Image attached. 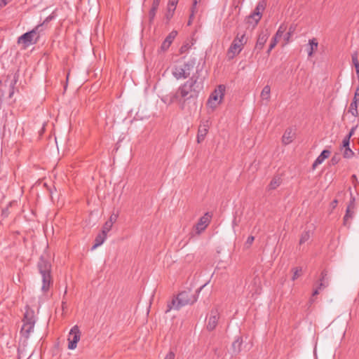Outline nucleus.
Instances as JSON below:
<instances>
[{
	"instance_id": "1",
	"label": "nucleus",
	"mask_w": 359,
	"mask_h": 359,
	"mask_svg": "<svg viewBox=\"0 0 359 359\" xmlns=\"http://www.w3.org/2000/svg\"><path fill=\"white\" fill-rule=\"evenodd\" d=\"M197 73L198 71L182 84L175 93L166 95L162 100L169 104L177 102L182 109H184L187 102L196 100L203 89V80L199 78Z\"/></svg>"
},
{
	"instance_id": "45",
	"label": "nucleus",
	"mask_w": 359,
	"mask_h": 359,
	"mask_svg": "<svg viewBox=\"0 0 359 359\" xmlns=\"http://www.w3.org/2000/svg\"><path fill=\"white\" fill-rule=\"evenodd\" d=\"M179 0H169L168 6L176 8Z\"/></svg>"
},
{
	"instance_id": "27",
	"label": "nucleus",
	"mask_w": 359,
	"mask_h": 359,
	"mask_svg": "<svg viewBox=\"0 0 359 359\" xmlns=\"http://www.w3.org/2000/svg\"><path fill=\"white\" fill-rule=\"evenodd\" d=\"M266 6V1L265 0H260L257 3L254 12H255V13L262 15V12L265 9Z\"/></svg>"
},
{
	"instance_id": "46",
	"label": "nucleus",
	"mask_w": 359,
	"mask_h": 359,
	"mask_svg": "<svg viewBox=\"0 0 359 359\" xmlns=\"http://www.w3.org/2000/svg\"><path fill=\"white\" fill-rule=\"evenodd\" d=\"M175 353L172 351H169L164 359H175Z\"/></svg>"
},
{
	"instance_id": "22",
	"label": "nucleus",
	"mask_w": 359,
	"mask_h": 359,
	"mask_svg": "<svg viewBox=\"0 0 359 359\" xmlns=\"http://www.w3.org/2000/svg\"><path fill=\"white\" fill-rule=\"evenodd\" d=\"M294 133L291 129L287 130L283 135L282 141L285 144H288L293 140Z\"/></svg>"
},
{
	"instance_id": "12",
	"label": "nucleus",
	"mask_w": 359,
	"mask_h": 359,
	"mask_svg": "<svg viewBox=\"0 0 359 359\" xmlns=\"http://www.w3.org/2000/svg\"><path fill=\"white\" fill-rule=\"evenodd\" d=\"M38 268L41 274L50 273L51 271L50 263L43 257H41L38 262Z\"/></svg>"
},
{
	"instance_id": "7",
	"label": "nucleus",
	"mask_w": 359,
	"mask_h": 359,
	"mask_svg": "<svg viewBox=\"0 0 359 359\" xmlns=\"http://www.w3.org/2000/svg\"><path fill=\"white\" fill-rule=\"evenodd\" d=\"M81 338V332L77 325H74L72 327L68 335V348L74 350L77 346V343L79 341Z\"/></svg>"
},
{
	"instance_id": "53",
	"label": "nucleus",
	"mask_w": 359,
	"mask_h": 359,
	"mask_svg": "<svg viewBox=\"0 0 359 359\" xmlns=\"http://www.w3.org/2000/svg\"><path fill=\"white\" fill-rule=\"evenodd\" d=\"M354 66H355L357 74H359V63L355 64Z\"/></svg>"
},
{
	"instance_id": "55",
	"label": "nucleus",
	"mask_w": 359,
	"mask_h": 359,
	"mask_svg": "<svg viewBox=\"0 0 359 359\" xmlns=\"http://www.w3.org/2000/svg\"><path fill=\"white\" fill-rule=\"evenodd\" d=\"M201 0H194V6H196L198 2H199Z\"/></svg>"
},
{
	"instance_id": "18",
	"label": "nucleus",
	"mask_w": 359,
	"mask_h": 359,
	"mask_svg": "<svg viewBox=\"0 0 359 359\" xmlns=\"http://www.w3.org/2000/svg\"><path fill=\"white\" fill-rule=\"evenodd\" d=\"M247 290L252 293V295L254 294H257L260 292V280L259 278H255L253 280V283L252 285H249L247 287Z\"/></svg>"
},
{
	"instance_id": "13",
	"label": "nucleus",
	"mask_w": 359,
	"mask_h": 359,
	"mask_svg": "<svg viewBox=\"0 0 359 359\" xmlns=\"http://www.w3.org/2000/svg\"><path fill=\"white\" fill-rule=\"evenodd\" d=\"M219 319V314L217 311H212L210 316L208 319V323H207V329L208 330H214L218 322Z\"/></svg>"
},
{
	"instance_id": "10",
	"label": "nucleus",
	"mask_w": 359,
	"mask_h": 359,
	"mask_svg": "<svg viewBox=\"0 0 359 359\" xmlns=\"http://www.w3.org/2000/svg\"><path fill=\"white\" fill-rule=\"evenodd\" d=\"M210 217L208 213L205 214L201 217L196 226V231L198 233H201L207 227L210 222Z\"/></svg>"
},
{
	"instance_id": "58",
	"label": "nucleus",
	"mask_w": 359,
	"mask_h": 359,
	"mask_svg": "<svg viewBox=\"0 0 359 359\" xmlns=\"http://www.w3.org/2000/svg\"><path fill=\"white\" fill-rule=\"evenodd\" d=\"M310 302L312 303L313 302V299H311Z\"/></svg>"
},
{
	"instance_id": "23",
	"label": "nucleus",
	"mask_w": 359,
	"mask_h": 359,
	"mask_svg": "<svg viewBox=\"0 0 359 359\" xmlns=\"http://www.w3.org/2000/svg\"><path fill=\"white\" fill-rule=\"evenodd\" d=\"M262 18V15H259L255 12L251 13L248 18V22L250 24H252L253 25H256L260 19Z\"/></svg>"
},
{
	"instance_id": "15",
	"label": "nucleus",
	"mask_w": 359,
	"mask_h": 359,
	"mask_svg": "<svg viewBox=\"0 0 359 359\" xmlns=\"http://www.w3.org/2000/svg\"><path fill=\"white\" fill-rule=\"evenodd\" d=\"M330 155V151L329 150L325 149L321 154L317 157L315 161L313 163V169H316L319 165H320L326 158H327Z\"/></svg>"
},
{
	"instance_id": "51",
	"label": "nucleus",
	"mask_w": 359,
	"mask_h": 359,
	"mask_svg": "<svg viewBox=\"0 0 359 359\" xmlns=\"http://www.w3.org/2000/svg\"><path fill=\"white\" fill-rule=\"evenodd\" d=\"M354 130H355V128H353L351 130V131L349 132L348 135H346V137H348L351 138V136L353 135V133H354Z\"/></svg>"
},
{
	"instance_id": "38",
	"label": "nucleus",
	"mask_w": 359,
	"mask_h": 359,
	"mask_svg": "<svg viewBox=\"0 0 359 359\" xmlns=\"http://www.w3.org/2000/svg\"><path fill=\"white\" fill-rule=\"evenodd\" d=\"M55 18V15L54 14V13H53L52 14H50L49 16H48L44 20L43 22L41 23L42 25H44V27H47V24L51 21L52 20H53L54 18Z\"/></svg>"
},
{
	"instance_id": "40",
	"label": "nucleus",
	"mask_w": 359,
	"mask_h": 359,
	"mask_svg": "<svg viewBox=\"0 0 359 359\" xmlns=\"http://www.w3.org/2000/svg\"><path fill=\"white\" fill-rule=\"evenodd\" d=\"M350 138L348 137H345L342 141V146L344 148L349 147Z\"/></svg>"
},
{
	"instance_id": "21",
	"label": "nucleus",
	"mask_w": 359,
	"mask_h": 359,
	"mask_svg": "<svg viewBox=\"0 0 359 359\" xmlns=\"http://www.w3.org/2000/svg\"><path fill=\"white\" fill-rule=\"evenodd\" d=\"M107 236L103 233H100L95 239V244L92 247V250L96 249L97 247L100 246L105 241Z\"/></svg>"
},
{
	"instance_id": "30",
	"label": "nucleus",
	"mask_w": 359,
	"mask_h": 359,
	"mask_svg": "<svg viewBox=\"0 0 359 359\" xmlns=\"http://www.w3.org/2000/svg\"><path fill=\"white\" fill-rule=\"evenodd\" d=\"M175 7H170V6H168V11L165 13V19L167 20V22H168L170 19L172 18L173 15H174V13H175Z\"/></svg>"
},
{
	"instance_id": "42",
	"label": "nucleus",
	"mask_w": 359,
	"mask_h": 359,
	"mask_svg": "<svg viewBox=\"0 0 359 359\" xmlns=\"http://www.w3.org/2000/svg\"><path fill=\"white\" fill-rule=\"evenodd\" d=\"M190 48V45L189 43L184 44L180 48V52L181 53H185L187 50H188Z\"/></svg>"
},
{
	"instance_id": "17",
	"label": "nucleus",
	"mask_w": 359,
	"mask_h": 359,
	"mask_svg": "<svg viewBox=\"0 0 359 359\" xmlns=\"http://www.w3.org/2000/svg\"><path fill=\"white\" fill-rule=\"evenodd\" d=\"M355 208V198L351 194V201L346 208V212L344 216V220L347 221L349 218H351L353 215V210Z\"/></svg>"
},
{
	"instance_id": "16",
	"label": "nucleus",
	"mask_w": 359,
	"mask_h": 359,
	"mask_svg": "<svg viewBox=\"0 0 359 359\" xmlns=\"http://www.w3.org/2000/svg\"><path fill=\"white\" fill-rule=\"evenodd\" d=\"M42 277V287L41 290L43 292L48 290L50 284L52 283V277L50 273L41 274Z\"/></svg>"
},
{
	"instance_id": "19",
	"label": "nucleus",
	"mask_w": 359,
	"mask_h": 359,
	"mask_svg": "<svg viewBox=\"0 0 359 359\" xmlns=\"http://www.w3.org/2000/svg\"><path fill=\"white\" fill-rule=\"evenodd\" d=\"M261 99L264 104H268L271 97V88L269 86H266L264 87L261 92Z\"/></svg>"
},
{
	"instance_id": "28",
	"label": "nucleus",
	"mask_w": 359,
	"mask_h": 359,
	"mask_svg": "<svg viewBox=\"0 0 359 359\" xmlns=\"http://www.w3.org/2000/svg\"><path fill=\"white\" fill-rule=\"evenodd\" d=\"M311 236V232L310 231H304L300 238L299 240V245H302L306 241H308Z\"/></svg>"
},
{
	"instance_id": "14",
	"label": "nucleus",
	"mask_w": 359,
	"mask_h": 359,
	"mask_svg": "<svg viewBox=\"0 0 359 359\" xmlns=\"http://www.w3.org/2000/svg\"><path fill=\"white\" fill-rule=\"evenodd\" d=\"M161 1V0H153L151 8H150V10L149 11V15H148L149 24L153 23V22L155 19L156 14L157 10L158 8Z\"/></svg>"
},
{
	"instance_id": "6",
	"label": "nucleus",
	"mask_w": 359,
	"mask_h": 359,
	"mask_svg": "<svg viewBox=\"0 0 359 359\" xmlns=\"http://www.w3.org/2000/svg\"><path fill=\"white\" fill-rule=\"evenodd\" d=\"M247 41L248 39L244 33H238L229 48V54H232V57L239 54L243 50L244 45L247 43Z\"/></svg>"
},
{
	"instance_id": "5",
	"label": "nucleus",
	"mask_w": 359,
	"mask_h": 359,
	"mask_svg": "<svg viewBox=\"0 0 359 359\" xmlns=\"http://www.w3.org/2000/svg\"><path fill=\"white\" fill-rule=\"evenodd\" d=\"M226 88L224 85H219L210 94L208 101L207 106L212 110L215 109L222 102Z\"/></svg>"
},
{
	"instance_id": "24",
	"label": "nucleus",
	"mask_w": 359,
	"mask_h": 359,
	"mask_svg": "<svg viewBox=\"0 0 359 359\" xmlns=\"http://www.w3.org/2000/svg\"><path fill=\"white\" fill-rule=\"evenodd\" d=\"M46 27H44V25H42L41 23L36 26L33 29H32V32H34L35 36H36L37 39L39 40L40 36L44 33V31L46 30Z\"/></svg>"
},
{
	"instance_id": "29",
	"label": "nucleus",
	"mask_w": 359,
	"mask_h": 359,
	"mask_svg": "<svg viewBox=\"0 0 359 359\" xmlns=\"http://www.w3.org/2000/svg\"><path fill=\"white\" fill-rule=\"evenodd\" d=\"M280 184V178L279 177H275L273 178L269 185V189H276L279 185Z\"/></svg>"
},
{
	"instance_id": "26",
	"label": "nucleus",
	"mask_w": 359,
	"mask_h": 359,
	"mask_svg": "<svg viewBox=\"0 0 359 359\" xmlns=\"http://www.w3.org/2000/svg\"><path fill=\"white\" fill-rule=\"evenodd\" d=\"M309 45L310 46V49L308 51V55L311 57L313 55L314 50L317 49L318 43L316 39H312L309 41Z\"/></svg>"
},
{
	"instance_id": "25",
	"label": "nucleus",
	"mask_w": 359,
	"mask_h": 359,
	"mask_svg": "<svg viewBox=\"0 0 359 359\" xmlns=\"http://www.w3.org/2000/svg\"><path fill=\"white\" fill-rule=\"evenodd\" d=\"M328 286V278H327V272L326 271H323L321 273V278L320 283L318 287L320 290L325 288Z\"/></svg>"
},
{
	"instance_id": "49",
	"label": "nucleus",
	"mask_w": 359,
	"mask_h": 359,
	"mask_svg": "<svg viewBox=\"0 0 359 359\" xmlns=\"http://www.w3.org/2000/svg\"><path fill=\"white\" fill-rule=\"evenodd\" d=\"M339 158L336 156H333L331 159V162L333 165L337 164L339 162Z\"/></svg>"
},
{
	"instance_id": "34",
	"label": "nucleus",
	"mask_w": 359,
	"mask_h": 359,
	"mask_svg": "<svg viewBox=\"0 0 359 359\" xmlns=\"http://www.w3.org/2000/svg\"><path fill=\"white\" fill-rule=\"evenodd\" d=\"M177 35V32L173 30L166 36V38L165 39L166 41H168V42H170V43H172Z\"/></svg>"
},
{
	"instance_id": "54",
	"label": "nucleus",
	"mask_w": 359,
	"mask_h": 359,
	"mask_svg": "<svg viewBox=\"0 0 359 359\" xmlns=\"http://www.w3.org/2000/svg\"><path fill=\"white\" fill-rule=\"evenodd\" d=\"M236 225H237V223H236V218H234L233 222H232V226H233V227H234Z\"/></svg>"
},
{
	"instance_id": "32",
	"label": "nucleus",
	"mask_w": 359,
	"mask_h": 359,
	"mask_svg": "<svg viewBox=\"0 0 359 359\" xmlns=\"http://www.w3.org/2000/svg\"><path fill=\"white\" fill-rule=\"evenodd\" d=\"M112 226L111 222L107 221L102 227V233L107 236V233L111 229Z\"/></svg>"
},
{
	"instance_id": "11",
	"label": "nucleus",
	"mask_w": 359,
	"mask_h": 359,
	"mask_svg": "<svg viewBox=\"0 0 359 359\" xmlns=\"http://www.w3.org/2000/svg\"><path fill=\"white\" fill-rule=\"evenodd\" d=\"M269 36V32H268V30L266 29L264 31H262L258 36V39H257V41L256 43V46H255V48L262 50L263 48L264 44L266 43Z\"/></svg>"
},
{
	"instance_id": "4",
	"label": "nucleus",
	"mask_w": 359,
	"mask_h": 359,
	"mask_svg": "<svg viewBox=\"0 0 359 359\" xmlns=\"http://www.w3.org/2000/svg\"><path fill=\"white\" fill-rule=\"evenodd\" d=\"M22 321L23 325L20 330V334L25 339H28L30 334L34 332L36 323L34 311L28 306L25 307V312Z\"/></svg>"
},
{
	"instance_id": "43",
	"label": "nucleus",
	"mask_w": 359,
	"mask_h": 359,
	"mask_svg": "<svg viewBox=\"0 0 359 359\" xmlns=\"http://www.w3.org/2000/svg\"><path fill=\"white\" fill-rule=\"evenodd\" d=\"M254 240H255L254 236H249L245 242V245L247 247H249L253 243Z\"/></svg>"
},
{
	"instance_id": "56",
	"label": "nucleus",
	"mask_w": 359,
	"mask_h": 359,
	"mask_svg": "<svg viewBox=\"0 0 359 359\" xmlns=\"http://www.w3.org/2000/svg\"><path fill=\"white\" fill-rule=\"evenodd\" d=\"M207 285V283L204 284L203 285H202L200 288H199V291H201L205 285Z\"/></svg>"
},
{
	"instance_id": "39",
	"label": "nucleus",
	"mask_w": 359,
	"mask_h": 359,
	"mask_svg": "<svg viewBox=\"0 0 359 359\" xmlns=\"http://www.w3.org/2000/svg\"><path fill=\"white\" fill-rule=\"evenodd\" d=\"M278 39L276 37H273L269 47L268 53H269L271 50L276 46Z\"/></svg>"
},
{
	"instance_id": "35",
	"label": "nucleus",
	"mask_w": 359,
	"mask_h": 359,
	"mask_svg": "<svg viewBox=\"0 0 359 359\" xmlns=\"http://www.w3.org/2000/svg\"><path fill=\"white\" fill-rule=\"evenodd\" d=\"M354 153L353 151L350 149V147L345 148V151L344 152V158H351L353 156Z\"/></svg>"
},
{
	"instance_id": "48",
	"label": "nucleus",
	"mask_w": 359,
	"mask_h": 359,
	"mask_svg": "<svg viewBox=\"0 0 359 359\" xmlns=\"http://www.w3.org/2000/svg\"><path fill=\"white\" fill-rule=\"evenodd\" d=\"M352 62L353 63V65H355V64L357 63H359L358 62V55H357V53H354L352 55Z\"/></svg>"
},
{
	"instance_id": "9",
	"label": "nucleus",
	"mask_w": 359,
	"mask_h": 359,
	"mask_svg": "<svg viewBox=\"0 0 359 359\" xmlns=\"http://www.w3.org/2000/svg\"><path fill=\"white\" fill-rule=\"evenodd\" d=\"M210 123L209 121L206 120L202 121L199 126L197 134V142L201 143L205 139L209 129Z\"/></svg>"
},
{
	"instance_id": "47",
	"label": "nucleus",
	"mask_w": 359,
	"mask_h": 359,
	"mask_svg": "<svg viewBox=\"0 0 359 359\" xmlns=\"http://www.w3.org/2000/svg\"><path fill=\"white\" fill-rule=\"evenodd\" d=\"M294 28H292V27H290V29H289V32H288L287 33V34H286L285 40H287V41H288V40H289V39H290V36H291L292 33L294 32Z\"/></svg>"
},
{
	"instance_id": "2",
	"label": "nucleus",
	"mask_w": 359,
	"mask_h": 359,
	"mask_svg": "<svg viewBox=\"0 0 359 359\" xmlns=\"http://www.w3.org/2000/svg\"><path fill=\"white\" fill-rule=\"evenodd\" d=\"M196 63L195 58L189 59L187 61L179 60L176 61L171 68L172 75L177 79H186L193 72Z\"/></svg>"
},
{
	"instance_id": "8",
	"label": "nucleus",
	"mask_w": 359,
	"mask_h": 359,
	"mask_svg": "<svg viewBox=\"0 0 359 359\" xmlns=\"http://www.w3.org/2000/svg\"><path fill=\"white\" fill-rule=\"evenodd\" d=\"M34 33L29 31L20 36L18 40V43H24L26 46L36 43L38 39Z\"/></svg>"
},
{
	"instance_id": "57",
	"label": "nucleus",
	"mask_w": 359,
	"mask_h": 359,
	"mask_svg": "<svg viewBox=\"0 0 359 359\" xmlns=\"http://www.w3.org/2000/svg\"><path fill=\"white\" fill-rule=\"evenodd\" d=\"M68 79H69V74L67 76V81H68Z\"/></svg>"
},
{
	"instance_id": "36",
	"label": "nucleus",
	"mask_w": 359,
	"mask_h": 359,
	"mask_svg": "<svg viewBox=\"0 0 359 359\" xmlns=\"http://www.w3.org/2000/svg\"><path fill=\"white\" fill-rule=\"evenodd\" d=\"M170 45L171 43L165 39L161 46V50L163 52L166 51L169 48Z\"/></svg>"
},
{
	"instance_id": "20",
	"label": "nucleus",
	"mask_w": 359,
	"mask_h": 359,
	"mask_svg": "<svg viewBox=\"0 0 359 359\" xmlns=\"http://www.w3.org/2000/svg\"><path fill=\"white\" fill-rule=\"evenodd\" d=\"M242 339L239 337H236L232 343V352L233 354H238L241 351Z\"/></svg>"
},
{
	"instance_id": "52",
	"label": "nucleus",
	"mask_w": 359,
	"mask_h": 359,
	"mask_svg": "<svg viewBox=\"0 0 359 359\" xmlns=\"http://www.w3.org/2000/svg\"><path fill=\"white\" fill-rule=\"evenodd\" d=\"M320 290L318 287L314 290V291L313 292V296L317 295L319 293Z\"/></svg>"
},
{
	"instance_id": "50",
	"label": "nucleus",
	"mask_w": 359,
	"mask_h": 359,
	"mask_svg": "<svg viewBox=\"0 0 359 359\" xmlns=\"http://www.w3.org/2000/svg\"><path fill=\"white\" fill-rule=\"evenodd\" d=\"M11 0H0V8L5 6Z\"/></svg>"
},
{
	"instance_id": "3",
	"label": "nucleus",
	"mask_w": 359,
	"mask_h": 359,
	"mask_svg": "<svg viewBox=\"0 0 359 359\" xmlns=\"http://www.w3.org/2000/svg\"><path fill=\"white\" fill-rule=\"evenodd\" d=\"M196 301V297L191 294L189 292L183 291L168 304L165 313L169 312L172 309L179 310L186 305L194 303Z\"/></svg>"
},
{
	"instance_id": "37",
	"label": "nucleus",
	"mask_w": 359,
	"mask_h": 359,
	"mask_svg": "<svg viewBox=\"0 0 359 359\" xmlns=\"http://www.w3.org/2000/svg\"><path fill=\"white\" fill-rule=\"evenodd\" d=\"M301 271H302V269L301 268H295V269H294V273H293V276H292V280H296L297 278H298L300 276Z\"/></svg>"
},
{
	"instance_id": "33",
	"label": "nucleus",
	"mask_w": 359,
	"mask_h": 359,
	"mask_svg": "<svg viewBox=\"0 0 359 359\" xmlns=\"http://www.w3.org/2000/svg\"><path fill=\"white\" fill-rule=\"evenodd\" d=\"M285 29H286V26H285L284 25H281L279 27L278 31L276 32L274 37H276L277 39L280 38L283 36Z\"/></svg>"
},
{
	"instance_id": "44",
	"label": "nucleus",
	"mask_w": 359,
	"mask_h": 359,
	"mask_svg": "<svg viewBox=\"0 0 359 359\" xmlns=\"http://www.w3.org/2000/svg\"><path fill=\"white\" fill-rule=\"evenodd\" d=\"M195 11H196V6H194V5L193 4V6H192V8H191V15L189 17V20L188 22V25H190L191 24V19L194 17Z\"/></svg>"
},
{
	"instance_id": "41",
	"label": "nucleus",
	"mask_w": 359,
	"mask_h": 359,
	"mask_svg": "<svg viewBox=\"0 0 359 359\" xmlns=\"http://www.w3.org/2000/svg\"><path fill=\"white\" fill-rule=\"evenodd\" d=\"M117 218H118V215L112 214L110 216L109 219L107 220V222H111V224H114L116 222Z\"/></svg>"
},
{
	"instance_id": "31",
	"label": "nucleus",
	"mask_w": 359,
	"mask_h": 359,
	"mask_svg": "<svg viewBox=\"0 0 359 359\" xmlns=\"http://www.w3.org/2000/svg\"><path fill=\"white\" fill-rule=\"evenodd\" d=\"M359 102V98H355V99H353L352 102L351 103V105H350V109H351V113L352 114H355V112H358L357 111V105H358V102Z\"/></svg>"
}]
</instances>
